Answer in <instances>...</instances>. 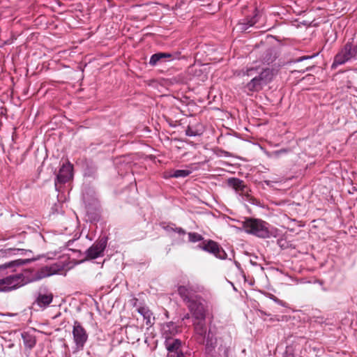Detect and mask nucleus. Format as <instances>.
<instances>
[{
    "label": "nucleus",
    "instance_id": "nucleus-16",
    "mask_svg": "<svg viewBox=\"0 0 357 357\" xmlns=\"http://www.w3.org/2000/svg\"><path fill=\"white\" fill-rule=\"evenodd\" d=\"M178 333V326L173 322H168L163 325L162 336L165 340L173 338L172 336Z\"/></svg>",
    "mask_w": 357,
    "mask_h": 357
},
{
    "label": "nucleus",
    "instance_id": "nucleus-19",
    "mask_svg": "<svg viewBox=\"0 0 357 357\" xmlns=\"http://www.w3.org/2000/svg\"><path fill=\"white\" fill-rule=\"evenodd\" d=\"M203 132V126L202 124L199 123L195 126L189 125L185 130L186 135L190 137L201 135Z\"/></svg>",
    "mask_w": 357,
    "mask_h": 357
},
{
    "label": "nucleus",
    "instance_id": "nucleus-22",
    "mask_svg": "<svg viewBox=\"0 0 357 357\" xmlns=\"http://www.w3.org/2000/svg\"><path fill=\"white\" fill-rule=\"evenodd\" d=\"M259 68L258 67H251V68H248L246 69V70H243L242 72L243 73V76H248V77H254L255 75H257V74L259 75V73H260L259 71Z\"/></svg>",
    "mask_w": 357,
    "mask_h": 357
},
{
    "label": "nucleus",
    "instance_id": "nucleus-24",
    "mask_svg": "<svg viewBox=\"0 0 357 357\" xmlns=\"http://www.w3.org/2000/svg\"><path fill=\"white\" fill-rule=\"evenodd\" d=\"M309 58H311V56H303V57H300L299 59H298L297 61H301L303 59H309Z\"/></svg>",
    "mask_w": 357,
    "mask_h": 357
},
{
    "label": "nucleus",
    "instance_id": "nucleus-2",
    "mask_svg": "<svg viewBox=\"0 0 357 357\" xmlns=\"http://www.w3.org/2000/svg\"><path fill=\"white\" fill-rule=\"evenodd\" d=\"M274 77V70L269 68H264L259 75L254 76L245 86L247 93L251 95L253 92L261 91L263 87L270 83Z\"/></svg>",
    "mask_w": 357,
    "mask_h": 357
},
{
    "label": "nucleus",
    "instance_id": "nucleus-5",
    "mask_svg": "<svg viewBox=\"0 0 357 357\" xmlns=\"http://www.w3.org/2000/svg\"><path fill=\"white\" fill-rule=\"evenodd\" d=\"M199 291V287L190 284L179 285L177 288L178 295L187 305L199 299V296L197 295Z\"/></svg>",
    "mask_w": 357,
    "mask_h": 357
},
{
    "label": "nucleus",
    "instance_id": "nucleus-6",
    "mask_svg": "<svg viewBox=\"0 0 357 357\" xmlns=\"http://www.w3.org/2000/svg\"><path fill=\"white\" fill-rule=\"evenodd\" d=\"M107 244V237H102L96 241L86 252L85 258L82 261L95 259L102 255Z\"/></svg>",
    "mask_w": 357,
    "mask_h": 357
},
{
    "label": "nucleus",
    "instance_id": "nucleus-8",
    "mask_svg": "<svg viewBox=\"0 0 357 357\" xmlns=\"http://www.w3.org/2000/svg\"><path fill=\"white\" fill-rule=\"evenodd\" d=\"M182 342L179 339L169 338L165 340V346L168 351L169 357H184L181 351Z\"/></svg>",
    "mask_w": 357,
    "mask_h": 357
},
{
    "label": "nucleus",
    "instance_id": "nucleus-20",
    "mask_svg": "<svg viewBox=\"0 0 357 357\" xmlns=\"http://www.w3.org/2000/svg\"><path fill=\"white\" fill-rule=\"evenodd\" d=\"M256 17H257V16L255 15V16H253V17H252L250 18H245V19H244L243 20V22L242 23H241V25L245 26V27L243 26L241 29H248L250 26H254L257 23V20Z\"/></svg>",
    "mask_w": 357,
    "mask_h": 357
},
{
    "label": "nucleus",
    "instance_id": "nucleus-9",
    "mask_svg": "<svg viewBox=\"0 0 357 357\" xmlns=\"http://www.w3.org/2000/svg\"><path fill=\"white\" fill-rule=\"evenodd\" d=\"M202 250L213 254L215 257L220 259H225L227 257V253L220 245L212 240L207 241L203 243L202 246Z\"/></svg>",
    "mask_w": 357,
    "mask_h": 357
},
{
    "label": "nucleus",
    "instance_id": "nucleus-14",
    "mask_svg": "<svg viewBox=\"0 0 357 357\" xmlns=\"http://www.w3.org/2000/svg\"><path fill=\"white\" fill-rule=\"evenodd\" d=\"M54 295L51 292L42 293L39 292L35 300V303L40 308L45 309L52 302Z\"/></svg>",
    "mask_w": 357,
    "mask_h": 357
},
{
    "label": "nucleus",
    "instance_id": "nucleus-21",
    "mask_svg": "<svg viewBox=\"0 0 357 357\" xmlns=\"http://www.w3.org/2000/svg\"><path fill=\"white\" fill-rule=\"evenodd\" d=\"M191 174V171L188 169H176L174 171V173L171 175L172 177L179 178L186 177Z\"/></svg>",
    "mask_w": 357,
    "mask_h": 357
},
{
    "label": "nucleus",
    "instance_id": "nucleus-15",
    "mask_svg": "<svg viewBox=\"0 0 357 357\" xmlns=\"http://www.w3.org/2000/svg\"><path fill=\"white\" fill-rule=\"evenodd\" d=\"M59 270L55 266H44L38 270L34 274V280H40L45 278L53 275L58 273Z\"/></svg>",
    "mask_w": 357,
    "mask_h": 357
},
{
    "label": "nucleus",
    "instance_id": "nucleus-18",
    "mask_svg": "<svg viewBox=\"0 0 357 357\" xmlns=\"http://www.w3.org/2000/svg\"><path fill=\"white\" fill-rule=\"evenodd\" d=\"M138 312L141 314L146 321V325L151 326L153 324L154 317H152V312L146 307H141L138 309Z\"/></svg>",
    "mask_w": 357,
    "mask_h": 357
},
{
    "label": "nucleus",
    "instance_id": "nucleus-17",
    "mask_svg": "<svg viewBox=\"0 0 357 357\" xmlns=\"http://www.w3.org/2000/svg\"><path fill=\"white\" fill-rule=\"evenodd\" d=\"M195 333L201 338L200 342L204 343L207 332L205 320L195 321L193 324Z\"/></svg>",
    "mask_w": 357,
    "mask_h": 357
},
{
    "label": "nucleus",
    "instance_id": "nucleus-26",
    "mask_svg": "<svg viewBox=\"0 0 357 357\" xmlns=\"http://www.w3.org/2000/svg\"><path fill=\"white\" fill-rule=\"evenodd\" d=\"M273 297H274L273 300H274L275 302H277V303H281V301H280V300H279L278 298H277L275 296H273Z\"/></svg>",
    "mask_w": 357,
    "mask_h": 357
},
{
    "label": "nucleus",
    "instance_id": "nucleus-11",
    "mask_svg": "<svg viewBox=\"0 0 357 357\" xmlns=\"http://www.w3.org/2000/svg\"><path fill=\"white\" fill-rule=\"evenodd\" d=\"M180 56L179 52L168 53V52H158L153 54L151 56L149 64L151 66H155L159 61L162 60H174L178 59Z\"/></svg>",
    "mask_w": 357,
    "mask_h": 357
},
{
    "label": "nucleus",
    "instance_id": "nucleus-1",
    "mask_svg": "<svg viewBox=\"0 0 357 357\" xmlns=\"http://www.w3.org/2000/svg\"><path fill=\"white\" fill-rule=\"evenodd\" d=\"M268 225L266 222L253 218H247L242 222L243 229L246 233L261 238H269L271 236Z\"/></svg>",
    "mask_w": 357,
    "mask_h": 357
},
{
    "label": "nucleus",
    "instance_id": "nucleus-23",
    "mask_svg": "<svg viewBox=\"0 0 357 357\" xmlns=\"http://www.w3.org/2000/svg\"><path fill=\"white\" fill-rule=\"evenodd\" d=\"M189 240L191 242H198L203 239L202 235L197 233H189L188 234Z\"/></svg>",
    "mask_w": 357,
    "mask_h": 357
},
{
    "label": "nucleus",
    "instance_id": "nucleus-10",
    "mask_svg": "<svg viewBox=\"0 0 357 357\" xmlns=\"http://www.w3.org/2000/svg\"><path fill=\"white\" fill-rule=\"evenodd\" d=\"M73 166L69 162L63 164L56 176V181L61 183H66L73 177Z\"/></svg>",
    "mask_w": 357,
    "mask_h": 357
},
{
    "label": "nucleus",
    "instance_id": "nucleus-13",
    "mask_svg": "<svg viewBox=\"0 0 357 357\" xmlns=\"http://www.w3.org/2000/svg\"><path fill=\"white\" fill-rule=\"evenodd\" d=\"M227 184L240 195H248V188L243 181L237 178H231L228 179Z\"/></svg>",
    "mask_w": 357,
    "mask_h": 357
},
{
    "label": "nucleus",
    "instance_id": "nucleus-3",
    "mask_svg": "<svg viewBox=\"0 0 357 357\" xmlns=\"http://www.w3.org/2000/svg\"><path fill=\"white\" fill-rule=\"evenodd\" d=\"M357 59V41L352 39L351 41L347 42L342 48L335 55L332 67L342 65L347 61Z\"/></svg>",
    "mask_w": 357,
    "mask_h": 357
},
{
    "label": "nucleus",
    "instance_id": "nucleus-27",
    "mask_svg": "<svg viewBox=\"0 0 357 357\" xmlns=\"http://www.w3.org/2000/svg\"><path fill=\"white\" fill-rule=\"evenodd\" d=\"M311 68H312V67H307V68H306V70H310V69H311Z\"/></svg>",
    "mask_w": 357,
    "mask_h": 357
},
{
    "label": "nucleus",
    "instance_id": "nucleus-7",
    "mask_svg": "<svg viewBox=\"0 0 357 357\" xmlns=\"http://www.w3.org/2000/svg\"><path fill=\"white\" fill-rule=\"evenodd\" d=\"M22 275H13L0 280V291H10L24 285Z\"/></svg>",
    "mask_w": 357,
    "mask_h": 357
},
{
    "label": "nucleus",
    "instance_id": "nucleus-4",
    "mask_svg": "<svg viewBox=\"0 0 357 357\" xmlns=\"http://www.w3.org/2000/svg\"><path fill=\"white\" fill-rule=\"evenodd\" d=\"M72 333L76 349L82 350L89 337L86 330L79 321L76 320L73 323Z\"/></svg>",
    "mask_w": 357,
    "mask_h": 357
},
{
    "label": "nucleus",
    "instance_id": "nucleus-12",
    "mask_svg": "<svg viewBox=\"0 0 357 357\" xmlns=\"http://www.w3.org/2000/svg\"><path fill=\"white\" fill-rule=\"evenodd\" d=\"M188 307L196 321L205 320V310L204 305L199 302V300L189 304Z\"/></svg>",
    "mask_w": 357,
    "mask_h": 357
},
{
    "label": "nucleus",
    "instance_id": "nucleus-25",
    "mask_svg": "<svg viewBox=\"0 0 357 357\" xmlns=\"http://www.w3.org/2000/svg\"><path fill=\"white\" fill-rule=\"evenodd\" d=\"M176 229L178 233L185 234V231L182 228L179 227V228H177Z\"/></svg>",
    "mask_w": 357,
    "mask_h": 357
}]
</instances>
